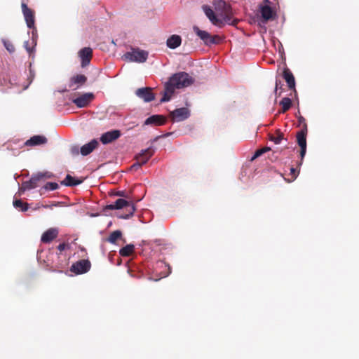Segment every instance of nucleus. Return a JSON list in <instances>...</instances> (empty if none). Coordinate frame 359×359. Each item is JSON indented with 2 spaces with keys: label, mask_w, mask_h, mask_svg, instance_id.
<instances>
[{
  "label": "nucleus",
  "mask_w": 359,
  "mask_h": 359,
  "mask_svg": "<svg viewBox=\"0 0 359 359\" xmlns=\"http://www.w3.org/2000/svg\"><path fill=\"white\" fill-rule=\"evenodd\" d=\"M194 79L186 72H178L173 74L166 83V89L170 94H173L175 89L187 87L194 83Z\"/></svg>",
  "instance_id": "nucleus-1"
},
{
  "label": "nucleus",
  "mask_w": 359,
  "mask_h": 359,
  "mask_svg": "<svg viewBox=\"0 0 359 359\" xmlns=\"http://www.w3.org/2000/svg\"><path fill=\"white\" fill-rule=\"evenodd\" d=\"M123 208H128V213L124 215H118V217L125 219H129L133 215L135 211V206L133 203L129 202L123 198H119L117 199L114 203L107 205L106 206V209L109 210H120Z\"/></svg>",
  "instance_id": "nucleus-2"
},
{
  "label": "nucleus",
  "mask_w": 359,
  "mask_h": 359,
  "mask_svg": "<svg viewBox=\"0 0 359 359\" xmlns=\"http://www.w3.org/2000/svg\"><path fill=\"white\" fill-rule=\"evenodd\" d=\"M53 175L48 172H38L33 175L29 180L22 184L19 187V194L21 195L27 190H31L38 187V182L43 178H50Z\"/></svg>",
  "instance_id": "nucleus-3"
},
{
  "label": "nucleus",
  "mask_w": 359,
  "mask_h": 359,
  "mask_svg": "<svg viewBox=\"0 0 359 359\" xmlns=\"http://www.w3.org/2000/svg\"><path fill=\"white\" fill-rule=\"evenodd\" d=\"M148 52L139 48H133L131 51L124 54V57L129 62L142 63L146 62L148 58Z\"/></svg>",
  "instance_id": "nucleus-4"
},
{
  "label": "nucleus",
  "mask_w": 359,
  "mask_h": 359,
  "mask_svg": "<svg viewBox=\"0 0 359 359\" xmlns=\"http://www.w3.org/2000/svg\"><path fill=\"white\" fill-rule=\"evenodd\" d=\"M90 266V262L88 259H81L73 264L70 271L76 274H83L88 272Z\"/></svg>",
  "instance_id": "nucleus-5"
},
{
  "label": "nucleus",
  "mask_w": 359,
  "mask_h": 359,
  "mask_svg": "<svg viewBox=\"0 0 359 359\" xmlns=\"http://www.w3.org/2000/svg\"><path fill=\"white\" fill-rule=\"evenodd\" d=\"M190 114V110L187 107L178 108L170 113L171 118L175 122L183 121L187 119Z\"/></svg>",
  "instance_id": "nucleus-6"
},
{
  "label": "nucleus",
  "mask_w": 359,
  "mask_h": 359,
  "mask_svg": "<svg viewBox=\"0 0 359 359\" xmlns=\"http://www.w3.org/2000/svg\"><path fill=\"white\" fill-rule=\"evenodd\" d=\"M94 98V95L92 93H86L80 96L74 98L72 101L79 108H83L89 104L91 100Z\"/></svg>",
  "instance_id": "nucleus-7"
},
{
  "label": "nucleus",
  "mask_w": 359,
  "mask_h": 359,
  "mask_svg": "<svg viewBox=\"0 0 359 359\" xmlns=\"http://www.w3.org/2000/svg\"><path fill=\"white\" fill-rule=\"evenodd\" d=\"M79 57L81 60V65L82 67H86L90 62V59L93 55V50L90 47H85L81 48L79 53Z\"/></svg>",
  "instance_id": "nucleus-8"
},
{
  "label": "nucleus",
  "mask_w": 359,
  "mask_h": 359,
  "mask_svg": "<svg viewBox=\"0 0 359 359\" xmlns=\"http://www.w3.org/2000/svg\"><path fill=\"white\" fill-rule=\"evenodd\" d=\"M155 149L152 147H148L145 149L141 150V151L135 156L136 161H138L140 163L143 165L146 164L150 158L154 155Z\"/></svg>",
  "instance_id": "nucleus-9"
},
{
  "label": "nucleus",
  "mask_w": 359,
  "mask_h": 359,
  "mask_svg": "<svg viewBox=\"0 0 359 359\" xmlns=\"http://www.w3.org/2000/svg\"><path fill=\"white\" fill-rule=\"evenodd\" d=\"M22 11L28 28H34V17L32 11L29 8L26 4H22Z\"/></svg>",
  "instance_id": "nucleus-10"
},
{
  "label": "nucleus",
  "mask_w": 359,
  "mask_h": 359,
  "mask_svg": "<svg viewBox=\"0 0 359 359\" xmlns=\"http://www.w3.org/2000/svg\"><path fill=\"white\" fill-rule=\"evenodd\" d=\"M121 136V131L112 130L103 133L100 137V141L103 144H107L117 140Z\"/></svg>",
  "instance_id": "nucleus-11"
},
{
  "label": "nucleus",
  "mask_w": 359,
  "mask_h": 359,
  "mask_svg": "<svg viewBox=\"0 0 359 359\" xmlns=\"http://www.w3.org/2000/svg\"><path fill=\"white\" fill-rule=\"evenodd\" d=\"M136 95L142 99L145 102H149L155 99L154 94L149 88H138L135 92Z\"/></svg>",
  "instance_id": "nucleus-12"
},
{
  "label": "nucleus",
  "mask_w": 359,
  "mask_h": 359,
  "mask_svg": "<svg viewBox=\"0 0 359 359\" xmlns=\"http://www.w3.org/2000/svg\"><path fill=\"white\" fill-rule=\"evenodd\" d=\"M202 9L206 17L214 25L220 26V25L222 24V20L216 16L210 6L208 5H203L202 6Z\"/></svg>",
  "instance_id": "nucleus-13"
},
{
  "label": "nucleus",
  "mask_w": 359,
  "mask_h": 359,
  "mask_svg": "<svg viewBox=\"0 0 359 359\" xmlns=\"http://www.w3.org/2000/svg\"><path fill=\"white\" fill-rule=\"evenodd\" d=\"M194 31L196 34V35L204 41V43L207 45L214 44L215 43V39L210 36V34L203 30H201L198 27H194Z\"/></svg>",
  "instance_id": "nucleus-14"
},
{
  "label": "nucleus",
  "mask_w": 359,
  "mask_h": 359,
  "mask_svg": "<svg viewBox=\"0 0 359 359\" xmlns=\"http://www.w3.org/2000/svg\"><path fill=\"white\" fill-rule=\"evenodd\" d=\"M87 81L85 75L78 74L72 76L69 80V87L73 90L78 89L81 86L84 84Z\"/></svg>",
  "instance_id": "nucleus-15"
},
{
  "label": "nucleus",
  "mask_w": 359,
  "mask_h": 359,
  "mask_svg": "<svg viewBox=\"0 0 359 359\" xmlns=\"http://www.w3.org/2000/svg\"><path fill=\"white\" fill-rule=\"evenodd\" d=\"M57 228H50L46 230L41 236V241L43 243H49L55 239L58 235Z\"/></svg>",
  "instance_id": "nucleus-16"
},
{
  "label": "nucleus",
  "mask_w": 359,
  "mask_h": 359,
  "mask_svg": "<svg viewBox=\"0 0 359 359\" xmlns=\"http://www.w3.org/2000/svg\"><path fill=\"white\" fill-rule=\"evenodd\" d=\"M97 145L98 141L95 139H93L80 148V153L83 156H87L90 154L97 147Z\"/></svg>",
  "instance_id": "nucleus-17"
},
{
  "label": "nucleus",
  "mask_w": 359,
  "mask_h": 359,
  "mask_svg": "<svg viewBox=\"0 0 359 359\" xmlns=\"http://www.w3.org/2000/svg\"><path fill=\"white\" fill-rule=\"evenodd\" d=\"M165 122V118L164 116L161 115H152L148 117L145 121L144 125H154V126H161L163 125Z\"/></svg>",
  "instance_id": "nucleus-18"
},
{
  "label": "nucleus",
  "mask_w": 359,
  "mask_h": 359,
  "mask_svg": "<svg viewBox=\"0 0 359 359\" xmlns=\"http://www.w3.org/2000/svg\"><path fill=\"white\" fill-rule=\"evenodd\" d=\"M307 131V125L304 124L302 130L297 133V141L300 148L306 147Z\"/></svg>",
  "instance_id": "nucleus-19"
},
{
  "label": "nucleus",
  "mask_w": 359,
  "mask_h": 359,
  "mask_svg": "<svg viewBox=\"0 0 359 359\" xmlns=\"http://www.w3.org/2000/svg\"><path fill=\"white\" fill-rule=\"evenodd\" d=\"M47 142V138L43 135H34L27 140L25 142V145L28 147L38 146L46 144Z\"/></svg>",
  "instance_id": "nucleus-20"
},
{
  "label": "nucleus",
  "mask_w": 359,
  "mask_h": 359,
  "mask_svg": "<svg viewBox=\"0 0 359 359\" xmlns=\"http://www.w3.org/2000/svg\"><path fill=\"white\" fill-rule=\"evenodd\" d=\"M283 78L285 79L288 88L290 89H292L294 90L295 95L297 94V91L295 90V79L292 74V73L288 69H285L283 71Z\"/></svg>",
  "instance_id": "nucleus-21"
},
{
  "label": "nucleus",
  "mask_w": 359,
  "mask_h": 359,
  "mask_svg": "<svg viewBox=\"0 0 359 359\" xmlns=\"http://www.w3.org/2000/svg\"><path fill=\"white\" fill-rule=\"evenodd\" d=\"M182 43V38L180 36L173 34L170 36L166 41L167 46L170 49H175Z\"/></svg>",
  "instance_id": "nucleus-22"
},
{
  "label": "nucleus",
  "mask_w": 359,
  "mask_h": 359,
  "mask_svg": "<svg viewBox=\"0 0 359 359\" xmlns=\"http://www.w3.org/2000/svg\"><path fill=\"white\" fill-rule=\"evenodd\" d=\"M260 13L264 22L273 18V11L271 8L268 5L259 6Z\"/></svg>",
  "instance_id": "nucleus-23"
},
{
  "label": "nucleus",
  "mask_w": 359,
  "mask_h": 359,
  "mask_svg": "<svg viewBox=\"0 0 359 359\" xmlns=\"http://www.w3.org/2000/svg\"><path fill=\"white\" fill-rule=\"evenodd\" d=\"M81 182V180L76 179L69 175H67L65 180L62 181L61 184L67 187H74L80 184Z\"/></svg>",
  "instance_id": "nucleus-24"
},
{
  "label": "nucleus",
  "mask_w": 359,
  "mask_h": 359,
  "mask_svg": "<svg viewBox=\"0 0 359 359\" xmlns=\"http://www.w3.org/2000/svg\"><path fill=\"white\" fill-rule=\"evenodd\" d=\"M13 206L15 209L22 212H25L29 209V204L22 202L20 199L13 201Z\"/></svg>",
  "instance_id": "nucleus-25"
},
{
  "label": "nucleus",
  "mask_w": 359,
  "mask_h": 359,
  "mask_svg": "<svg viewBox=\"0 0 359 359\" xmlns=\"http://www.w3.org/2000/svg\"><path fill=\"white\" fill-rule=\"evenodd\" d=\"M135 246L133 244H128L120 249L119 253L123 257L129 256L134 250Z\"/></svg>",
  "instance_id": "nucleus-26"
},
{
  "label": "nucleus",
  "mask_w": 359,
  "mask_h": 359,
  "mask_svg": "<svg viewBox=\"0 0 359 359\" xmlns=\"http://www.w3.org/2000/svg\"><path fill=\"white\" fill-rule=\"evenodd\" d=\"M121 236H122L121 231L119 230H116V231H113L109 235V236L108 237L107 241L110 243L114 244V243H116V241L121 237Z\"/></svg>",
  "instance_id": "nucleus-27"
},
{
  "label": "nucleus",
  "mask_w": 359,
  "mask_h": 359,
  "mask_svg": "<svg viewBox=\"0 0 359 359\" xmlns=\"http://www.w3.org/2000/svg\"><path fill=\"white\" fill-rule=\"evenodd\" d=\"M213 5L216 11H223L226 8V2L224 0H213Z\"/></svg>",
  "instance_id": "nucleus-28"
},
{
  "label": "nucleus",
  "mask_w": 359,
  "mask_h": 359,
  "mask_svg": "<svg viewBox=\"0 0 359 359\" xmlns=\"http://www.w3.org/2000/svg\"><path fill=\"white\" fill-rule=\"evenodd\" d=\"M280 104L282 106L283 111L285 112L290 108L292 101L289 97H283L280 102Z\"/></svg>",
  "instance_id": "nucleus-29"
},
{
  "label": "nucleus",
  "mask_w": 359,
  "mask_h": 359,
  "mask_svg": "<svg viewBox=\"0 0 359 359\" xmlns=\"http://www.w3.org/2000/svg\"><path fill=\"white\" fill-rule=\"evenodd\" d=\"M1 41H2L3 44H4V46L5 48L9 53H13L15 51V47H14V46L13 45V43L11 41H8L6 39H3L1 40Z\"/></svg>",
  "instance_id": "nucleus-30"
},
{
  "label": "nucleus",
  "mask_w": 359,
  "mask_h": 359,
  "mask_svg": "<svg viewBox=\"0 0 359 359\" xmlns=\"http://www.w3.org/2000/svg\"><path fill=\"white\" fill-rule=\"evenodd\" d=\"M270 150L269 147H265L261 149L257 150L254 155L251 158V161L255 160L257 158L259 157L261 155H262L264 153Z\"/></svg>",
  "instance_id": "nucleus-31"
},
{
  "label": "nucleus",
  "mask_w": 359,
  "mask_h": 359,
  "mask_svg": "<svg viewBox=\"0 0 359 359\" xmlns=\"http://www.w3.org/2000/svg\"><path fill=\"white\" fill-rule=\"evenodd\" d=\"M59 187L58 184L56 182H47L43 187V189L48 191H54L57 189Z\"/></svg>",
  "instance_id": "nucleus-32"
},
{
  "label": "nucleus",
  "mask_w": 359,
  "mask_h": 359,
  "mask_svg": "<svg viewBox=\"0 0 359 359\" xmlns=\"http://www.w3.org/2000/svg\"><path fill=\"white\" fill-rule=\"evenodd\" d=\"M158 265L159 266H164L165 268H167V270H168V271H167V272H163V273L162 276H161V278H160L159 279H161V278H162L167 277V276H168L171 273V269H170V266H169V265H168V264H166L163 263V262H158Z\"/></svg>",
  "instance_id": "nucleus-33"
},
{
  "label": "nucleus",
  "mask_w": 359,
  "mask_h": 359,
  "mask_svg": "<svg viewBox=\"0 0 359 359\" xmlns=\"http://www.w3.org/2000/svg\"><path fill=\"white\" fill-rule=\"evenodd\" d=\"M172 95V94H170L168 90L165 88V92L163 97L161 99V102H168L170 100Z\"/></svg>",
  "instance_id": "nucleus-34"
},
{
  "label": "nucleus",
  "mask_w": 359,
  "mask_h": 359,
  "mask_svg": "<svg viewBox=\"0 0 359 359\" xmlns=\"http://www.w3.org/2000/svg\"><path fill=\"white\" fill-rule=\"evenodd\" d=\"M70 152L73 156H77L80 153V149L78 146H72L70 149Z\"/></svg>",
  "instance_id": "nucleus-35"
},
{
  "label": "nucleus",
  "mask_w": 359,
  "mask_h": 359,
  "mask_svg": "<svg viewBox=\"0 0 359 359\" xmlns=\"http://www.w3.org/2000/svg\"><path fill=\"white\" fill-rule=\"evenodd\" d=\"M297 117L298 119L299 126L302 124V128H303L304 124H306L305 118L299 114V112H298V114H297Z\"/></svg>",
  "instance_id": "nucleus-36"
},
{
  "label": "nucleus",
  "mask_w": 359,
  "mask_h": 359,
  "mask_svg": "<svg viewBox=\"0 0 359 359\" xmlns=\"http://www.w3.org/2000/svg\"><path fill=\"white\" fill-rule=\"evenodd\" d=\"M24 47H25V48L26 49V50H27L29 54H31V53L34 51V47H33V48L29 47V41H25V42H24Z\"/></svg>",
  "instance_id": "nucleus-37"
},
{
  "label": "nucleus",
  "mask_w": 359,
  "mask_h": 359,
  "mask_svg": "<svg viewBox=\"0 0 359 359\" xmlns=\"http://www.w3.org/2000/svg\"><path fill=\"white\" fill-rule=\"evenodd\" d=\"M306 147L300 148V156H301L302 160H301L299 165H302V160L306 155Z\"/></svg>",
  "instance_id": "nucleus-38"
},
{
  "label": "nucleus",
  "mask_w": 359,
  "mask_h": 359,
  "mask_svg": "<svg viewBox=\"0 0 359 359\" xmlns=\"http://www.w3.org/2000/svg\"><path fill=\"white\" fill-rule=\"evenodd\" d=\"M142 166V165L140 163V162L138 161H136V163H135L134 164H133L131 166H130V170H137L139 168H140Z\"/></svg>",
  "instance_id": "nucleus-39"
},
{
  "label": "nucleus",
  "mask_w": 359,
  "mask_h": 359,
  "mask_svg": "<svg viewBox=\"0 0 359 359\" xmlns=\"http://www.w3.org/2000/svg\"><path fill=\"white\" fill-rule=\"evenodd\" d=\"M282 140H283L282 136L274 137L272 138V141L276 144H280Z\"/></svg>",
  "instance_id": "nucleus-40"
},
{
  "label": "nucleus",
  "mask_w": 359,
  "mask_h": 359,
  "mask_svg": "<svg viewBox=\"0 0 359 359\" xmlns=\"http://www.w3.org/2000/svg\"><path fill=\"white\" fill-rule=\"evenodd\" d=\"M66 248V245L65 243H60L57 246V250L60 251H63Z\"/></svg>",
  "instance_id": "nucleus-41"
},
{
  "label": "nucleus",
  "mask_w": 359,
  "mask_h": 359,
  "mask_svg": "<svg viewBox=\"0 0 359 359\" xmlns=\"http://www.w3.org/2000/svg\"><path fill=\"white\" fill-rule=\"evenodd\" d=\"M116 196H121V197H126V194L124 191H119L116 193Z\"/></svg>",
  "instance_id": "nucleus-42"
},
{
  "label": "nucleus",
  "mask_w": 359,
  "mask_h": 359,
  "mask_svg": "<svg viewBox=\"0 0 359 359\" xmlns=\"http://www.w3.org/2000/svg\"><path fill=\"white\" fill-rule=\"evenodd\" d=\"M290 173H291L292 175H294V178H296V177H297V175H296V169H295V168H290Z\"/></svg>",
  "instance_id": "nucleus-43"
},
{
  "label": "nucleus",
  "mask_w": 359,
  "mask_h": 359,
  "mask_svg": "<svg viewBox=\"0 0 359 359\" xmlns=\"http://www.w3.org/2000/svg\"><path fill=\"white\" fill-rule=\"evenodd\" d=\"M278 81H276V89H275L276 93H277V91H278Z\"/></svg>",
  "instance_id": "nucleus-44"
},
{
  "label": "nucleus",
  "mask_w": 359,
  "mask_h": 359,
  "mask_svg": "<svg viewBox=\"0 0 359 359\" xmlns=\"http://www.w3.org/2000/svg\"><path fill=\"white\" fill-rule=\"evenodd\" d=\"M54 205H56V204H54ZM52 206H53V205H43V207L44 208H50V207H52Z\"/></svg>",
  "instance_id": "nucleus-45"
},
{
  "label": "nucleus",
  "mask_w": 359,
  "mask_h": 359,
  "mask_svg": "<svg viewBox=\"0 0 359 359\" xmlns=\"http://www.w3.org/2000/svg\"><path fill=\"white\" fill-rule=\"evenodd\" d=\"M34 76V73L32 72V71L30 69V77H32V79H33Z\"/></svg>",
  "instance_id": "nucleus-46"
},
{
  "label": "nucleus",
  "mask_w": 359,
  "mask_h": 359,
  "mask_svg": "<svg viewBox=\"0 0 359 359\" xmlns=\"http://www.w3.org/2000/svg\"><path fill=\"white\" fill-rule=\"evenodd\" d=\"M170 135V133H166L165 135H164V136H165V137H168V136H169Z\"/></svg>",
  "instance_id": "nucleus-47"
},
{
  "label": "nucleus",
  "mask_w": 359,
  "mask_h": 359,
  "mask_svg": "<svg viewBox=\"0 0 359 359\" xmlns=\"http://www.w3.org/2000/svg\"><path fill=\"white\" fill-rule=\"evenodd\" d=\"M280 48H282V49H283V46H282V44H281V43H280V50H279V51H280Z\"/></svg>",
  "instance_id": "nucleus-48"
},
{
  "label": "nucleus",
  "mask_w": 359,
  "mask_h": 359,
  "mask_svg": "<svg viewBox=\"0 0 359 359\" xmlns=\"http://www.w3.org/2000/svg\"><path fill=\"white\" fill-rule=\"evenodd\" d=\"M33 43H34V46H36V42L33 41Z\"/></svg>",
  "instance_id": "nucleus-49"
},
{
  "label": "nucleus",
  "mask_w": 359,
  "mask_h": 359,
  "mask_svg": "<svg viewBox=\"0 0 359 359\" xmlns=\"http://www.w3.org/2000/svg\"><path fill=\"white\" fill-rule=\"evenodd\" d=\"M66 90H67L66 89H64V90H61V92H65V91H66Z\"/></svg>",
  "instance_id": "nucleus-50"
},
{
  "label": "nucleus",
  "mask_w": 359,
  "mask_h": 359,
  "mask_svg": "<svg viewBox=\"0 0 359 359\" xmlns=\"http://www.w3.org/2000/svg\"><path fill=\"white\" fill-rule=\"evenodd\" d=\"M264 1L265 2H266V3H267V2H269V0H264Z\"/></svg>",
  "instance_id": "nucleus-51"
}]
</instances>
